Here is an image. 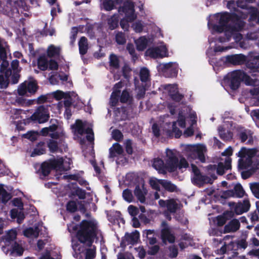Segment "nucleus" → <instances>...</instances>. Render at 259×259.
Masks as SVG:
<instances>
[{"label": "nucleus", "mask_w": 259, "mask_h": 259, "mask_svg": "<svg viewBox=\"0 0 259 259\" xmlns=\"http://www.w3.org/2000/svg\"><path fill=\"white\" fill-rule=\"evenodd\" d=\"M246 12H241V16L236 14L232 15L227 13H219L214 15L213 18L218 22V25H213L209 21L208 26L212 33L224 31L225 37H220L219 41L224 42L229 41L232 35L236 41H239L242 38L240 34L236 33L240 30L244 26L242 19L247 17Z\"/></svg>", "instance_id": "nucleus-1"}, {"label": "nucleus", "mask_w": 259, "mask_h": 259, "mask_svg": "<svg viewBox=\"0 0 259 259\" xmlns=\"http://www.w3.org/2000/svg\"><path fill=\"white\" fill-rule=\"evenodd\" d=\"M96 222L93 221H83L79 226L73 223L68 225L70 233H76L72 240V247L74 252L73 256L76 258L84 252L87 246L91 245L96 235Z\"/></svg>", "instance_id": "nucleus-2"}, {"label": "nucleus", "mask_w": 259, "mask_h": 259, "mask_svg": "<svg viewBox=\"0 0 259 259\" xmlns=\"http://www.w3.org/2000/svg\"><path fill=\"white\" fill-rule=\"evenodd\" d=\"M164 161L165 163L159 158H156L153 161V166L159 173H165L166 170L169 172H175L178 169L186 168L189 165L186 159L180 156L179 152L175 149L166 150Z\"/></svg>", "instance_id": "nucleus-3"}, {"label": "nucleus", "mask_w": 259, "mask_h": 259, "mask_svg": "<svg viewBox=\"0 0 259 259\" xmlns=\"http://www.w3.org/2000/svg\"><path fill=\"white\" fill-rule=\"evenodd\" d=\"M241 81H243L248 85L259 86V80L253 79L241 71H235L228 74L225 81L229 83V86L233 90H236L239 86ZM253 95L257 96L259 100V87L251 91Z\"/></svg>", "instance_id": "nucleus-4"}, {"label": "nucleus", "mask_w": 259, "mask_h": 259, "mask_svg": "<svg viewBox=\"0 0 259 259\" xmlns=\"http://www.w3.org/2000/svg\"><path fill=\"white\" fill-rule=\"evenodd\" d=\"M71 160L69 158H59L48 162H44L41 166V172L44 176H47L52 169L57 171L62 172L70 168Z\"/></svg>", "instance_id": "nucleus-5"}, {"label": "nucleus", "mask_w": 259, "mask_h": 259, "mask_svg": "<svg viewBox=\"0 0 259 259\" xmlns=\"http://www.w3.org/2000/svg\"><path fill=\"white\" fill-rule=\"evenodd\" d=\"M207 151L206 146L203 144L189 145L185 148V154L190 162L198 159L201 162H204Z\"/></svg>", "instance_id": "nucleus-6"}, {"label": "nucleus", "mask_w": 259, "mask_h": 259, "mask_svg": "<svg viewBox=\"0 0 259 259\" xmlns=\"http://www.w3.org/2000/svg\"><path fill=\"white\" fill-rule=\"evenodd\" d=\"M17 234V231L15 229L9 230L6 233L4 238V242L6 246H9L11 245V247L9 248L6 246L2 247L3 251L6 253H8L10 250L11 253H15L18 255L22 254L24 249L21 245L15 241Z\"/></svg>", "instance_id": "nucleus-7"}, {"label": "nucleus", "mask_w": 259, "mask_h": 259, "mask_svg": "<svg viewBox=\"0 0 259 259\" xmlns=\"http://www.w3.org/2000/svg\"><path fill=\"white\" fill-rule=\"evenodd\" d=\"M123 83L120 81L116 83L113 88V91L110 97V104L112 106H115L119 99L121 103H131L133 97L131 93L127 90H124L122 91L119 97L120 89L123 87Z\"/></svg>", "instance_id": "nucleus-8"}, {"label": "nucleus", "mask_w": 259, "mask_h": 259, "mask_svg": "<svg viewBox=\"0 0 259 259\" xmlns=\"http://www.w3.org/2000/svg\"><path fill=\"white\" fill-rule=\"evenodd\" d=\"M254 149H246L242 147L237 153L240 158L238 160V167L241 169L249 168L252 165V158L256 154Z\"/></svg>", "instance_id": "nucleus-9"}, {"label": "nucleus", "mask_w": 259, "mask_h": 259, "mask_svg": "<svg viewBox=\"0 0 259 259\" xmlns=\"http://www.w3.org/2000/svg\"><path fill=\"white\" fill-rule=\"evenodd\" d=\"M185 114L183 112H179L178 119L177 121L174 122L172 124H166L164 127L163 132L169 137L175 136L177 138H179L182 134V132L178 127L177 125L181 128H184L186 126V123L184 118Z\"/></svg>", "instance_id": "nucleus-10"}, {"label": "nucleus", "mask_w": 259, "mask_h": 259, "mask_svg": "<svg viewBox=\"0 0 259 259\" xmlns=\"http://www.w3.org/2000/svg\"><path fill=\"white\" fill-rule=\"evenodd\" d=\"M134 8L133 3L129 1H126L124 3V6L119 9L120 13L122 12L125 14V17L120 22V26L124 30H128V22L133 21L137 18Z\"/></svg>", "instance_id": "nucleus-11"}, {"label": "nucleus", "mask_w": 259, "mask_h": 259, "mask_svg": "<svg viewBox=\"0 0 259 259\" xmlns=\"http://www.w3.org/2000/svg\"><path fill=\"white\" fill-rule=\"evenodd\" d=\"M72 131L75 134L83 135L87 134V139L92 142L94 140V133L92 128V125L87 122H82L80 120H77L75 123L71 126Z\"/></svg>", "instance_id": "nucleus-12"}, {"label": "nucleus", "mask_w": 259, "mask_h": 259, "mask_svg": "<svg viewBox=\"0 0 259 259\" xmlns=\"http://www.w3.org/2000/svg\"><path fill=\"white\" fill-rule=\"evenodd\" d=\"M38 88L36 80L33 78H30L21 83L18 88L17 92L19 95H26L27 93L34 94Z\"/></svg>", "instance_id": "nucleus-13"}, {"label": "nucleus", "mask_w": 259, "mask_h": 259, "mask_svg": "<svg viewBox=\"0 0 259 259\" xmlns=\"http://www.w3.org/2000/svg\"><path fill=\"white\" fill-rule=\"evenodd\" d=\"M54 97L57 100L64 99L65 107H69L72 103L77 102L79 100L77 95L74 92L64 93L57 91L54 93Z\"/></svg>", "instance_id": "nucleus-14"}, {"label": "nucleus", "mask_w": 259, "mask_h": 259, "mask_svg": "<svg viewBox=\"0 0 259 259\" xmlns=\"http://www.w3.org/2000/svg\"><path fill=\"white\" fill-rule=\"evenodd\" d=\"M146 55L154 58L167 57V50L163 43H160L158 46L148 49L146 52Z\"/></svg>", "instance_id": "nucleus-15"}, {"label": "nucleus", "mask_w": 259, "mask_h": 259, "mask_svg": "<svg viewBox=\"0 0 259 259\" xmlns=\"http://www.w3.org/2000/svg\"><path fill=\"white\" fill-rule=\"evenodd\" d=\"M32 120L39 123L46 122L49 118L48 109L44 106L39 107L31 117Z\"/></svg>", "instance_id": "nucleus-16"}, {"label": "nucleus", "mask_w": 259, "mask_h": 259, "mask_svg": "<svg viewBox=\"0 0 259 259\" xmlns=\"http://www.w3.org/2000/svg\"><path fill=\"white\" fill-rule=\"evenodd\" d=\"M37 64L38 68L42 70H46L48 67L51 70H56L58 67L56 62L52 60L49 62L45 56L39 58Z\"/></svg>", "instance_id": "nucleus-17"}, {"label": "nucleus", "mask_w": 259, "mask_h": 259, "mask_svg": "<svg viewBox=\"0 0 259 259\" xmlns=\"http://www.w3.org/2000/svg\"><path fill=\"white\" fill-rule=\"evenodd\" d=\"M158 203L161 207H166L167 211L171 213L175 212L178 206V202L173 199L166 201L160 200Z\"/></svg>", "instance_id": "nucleus-18"}, {"label": "nucleus", "mask_w": 259, "mask_h": 259, "mask_svg": "<svg viewBox=\"0 0 259 259\" xmlns=\"http://www.w3.org/2000/svg\"><path fill=\"white\" fill-rule=\"evenodd\" d=\"M191 167L194 175L192 179L194 183L198 185L203 183H211V180H207L204 176L200 174L199 169L195 165L192 163Z\"/></svg>", "instance_id": "nucleus-19"}, {"label": "nucleus", "mask_w": 259, "mask_h": 259, "mask_svg": "<svg viewBox=\"0 0 259 259\" xmlns=\"http://www.w3.org/2000/svg\"><path fill=\"white\" fill-rule=\"evenodd\" d=\"M56 130V126L53 125L49 127L44 128L41 130V133L44 135H48L52 139L54 140L62 139L64 134L61 132L59 133L58 132H55Z\"/></svg>", "instance_id": "nucleus-20"}, {"label": "nucleus", "mask_w": 259, "mask_h": 259, "mask_svg": "<svg viewBox=\"0 0 259 259\" xmlns=\"http://www.w3.org/2000/svg\"><path fill=\"white\" fill-rule=\"evenodd\" d=\"M164 88L174 100L179 101L182 99V96L179 94L177 85H165Z\"/></svg>", "instance_id": "nucleus-21"}, {"label": "nucleus", "mask_w": 259, "mask_h": 259, "mask_svg": "<svg viewBox=\"0 0 259 259\" xmlns=\"http://www.w3.org/2000/svg\"><path fill=\"white\" fill-rule=\"evenodd\" d=\"M162 226L161 237L163 241L164 242L167 241L169 243H173L175 241V237L171 234L165 222H163Z\"/></svg>", "instance_id": "nucleus-22"}, {"label": "nucleus", "mask_w": 259, "mask_h": 259, "mask_svg": "<svg viewBox=\"0 0 259 259\" xmlns=\"http://www.w3.org/2000/svg\"><path fill=\"white\" fill-rule=\"evenodd\" d=\"M139 238V233L137 231L129 234H125L122 243L124 245L133 244L136 243Z\"/></svg>", "instance_id": "nucleus-23"}, {"label": "nucleus", "mask_w": 259, "mask_h": 259, "mask_svg": "<svg viewBox=\"0 0 259 259\" xmlns=\"http://www.w3.org/2000/svg\"><path fill=\"white\" fill-rule=\"evenodd\" d=\"M123 153L122 146L118 143H114L109 149V157L115 158L120 156Z\"/></svg>", "instance_id": "nucleus-24"}, {"label": "nucleus", "mask_w": 259, "mask_h": 259, "mask_svg": "<svg viewBox=\"0 0 259 259\" xmlns=\"http://www.w3.org/2000/svg\"><path fill=\"white\" fill-rule=\"evenodd\" d=\"M11 67L13 70V74L12 75V81L13 83L15 84L18 82L19 75L18 73L20 71L19 68V62L17 60H13L11 63Z\"/></svg>", "instance_id": "nucleus-25"}, {"label": "nucleus", "mask_w": 259, "mask_h": 259, "mask_svg": "<svg viewBox=\"0 0 259 259\" xmlns=\"http://www.w3.org/2000/svg\"><path fill=\"white\" fill-rule=\"evenodd\" d=\"M245 60V56L241 54L227 56L226 57L227 62L235 65L241 64Z\"/></svg>", "instance_id": "nucleus-26"}, {"label": "nucleus", "mask_w": 259, "mask_h": 259, "mask_svg": "<svg viewBox=\"0 0 259 259\" xmlns=\"http://www.w3.org/2000/svg\"><path fill=\"white\" fill-rule=\"evenodd\" d=\"M135 195L137 198L138 200L141 203L145 202V196L147 194V191L144 187L140 188L139 186H137L135 190Z\"/></svg>", "instance_id": "nucleus-27"}, {"label": "nucleus", "mask_w": 259, "mask_h": 259, "mask_svg": "<svg viewBox=\"0 0 259 259\" xmlns=\"http://www.w3.org/2000/svg\"><path fill=\"white\" fill-rule=\"evenodd\" d=\"M231 158L230 157H226L224 164L223 162H220L218 165L217 172L221 175L224 174L225 170H227L231 168Z\"/></svg>", "instance_id": "nucleus-28"}, {"label": "nucleus", "mask_w": 259, "mask_h": 259, "mask_svg": "<svg viewBox=\"0 0 259 259\" xmlns=\"http://www.w3.org/2000/svg\"><path fill=\"white\" fill-rule=\"evenodd\" d=\"M5 76L0 75V88H6L8 85V80L12 74L11 70H8L5 72Z\"/></svg>", "instance_id": "nucleus-29"}, {"label": "nucleus", "mask_w": 259, "mask_h": 259, "mask_svg": "<svg viewBox=\"0 0 259 259\" xmlns=\"http://www.w3.org/2000/svg\"><path fill=\"white\" fill-rule=\"evenodd\" d=\"M177 68V64L172 62L161 64L159 65V69H161L163 72L174 71L175 72Z\"/></svg>", "instance_id": "nucleus-30"}, {"label": "nucleus", "mask_w": 259, "mask_h": 259, "mask_svg": "<svg viewBox=\"0 0 259 259\" xmlns=\"http://www.w3.org/2000/svg\"><path fill=\"white\" fill-rule=\"evenodd\" d=\"M39 230L38 227L29 228L24 231V235L28 238H36L38 236Z\"/></svg>", "instance_id": "nucleus-31"}, {"label": "nucleus", "mask_w": 259, "mask_h": 259, "mask_svg": "<svg viewBox=\"0 0 259 259\" xmlns=\"http://www.w3.org/2000/svg\"><path fill=\"white\" fill-rule=\"evenodd\" d=\"M239 227V222L237 220H233L225 226V230L227 232H234L237 231Z\"/></svg>", "instance_id": "nucleus-32"}, {"label": "nucleus", "mask_w": 259, "mask_h": 259, "mask_svg": "<svg viewBox=\"0 0 259 259\" xmlns=\"http://www.w3.org/2000/svg\"><path fill=\"white\" fill-rule=\"evenodd\" d=\"M79 53L81 55L85 54L88 49L87 39L85 37H81L79 43Z\"/></svg>", "instance_id": "nucleus-33"}, {"label": "nucleus", "mask_w": 259, "mask_h": 259, "mask_svg": "<svg viewBox=\"0 0 259 259\" xmlns=\"http://www.w3.org/2000/svg\"><path fill=\"white\" fill-rule=\"evenodd\" d=\"M135 43L137 50L139 51H143L146 48L148 40L145 37H141L135 41Z\"/></svg>", "instance_id": "nucleus-34"}, {"label": "nucleus", "mask_w": 259, "mask_h": 259, "mask_svg": "<svg viewBox=\"0 0 259 259\" xmlns=\"http://www.w3.org/2000/svg\"><path fill=\"white\" fill-rule=\"evenodd\" d=\"M11 216L12 219H17V222L20 224L24 219V214L21 211H18L17 209H13L11 211Z\"/></svg>", "instance_id": "nucleus-35"}, {"label": "nucleus", "mask_w": 259, "mask_h": 259, "mask_svg": "<svg viewBox=\"0 0 259 259\" xmlns=\"http://www.w3.org/2000/svg\"><path fill=\"white\" fill-rule=\"evenodd\" d=\"M150 184L153 189L160 191V187L162 186V180H158L153 178L150 180Z\"/></svg>", "instance_id": "nucleus-36"}, {"label": "nucleus", "mask_w": 259, "mask_h": 259, "mask_svg": "<svg viewBox=\"0 0 259 259\" xmlns=\"http://www.w3.org/2000/svg\"><path fill=\"white\" fill-rule=\"evenodd\" d=\"M240 138L242 142H244L247 139V143H251L252 141V138L250 131L245 130L240 134Z\"/></svg>", "instance_id": "nucleus-37"}, {"label": "nucleus", "mask_w": 259, "mask_h": 259, "mask_svg": "<svg viewBox=\"0 0 259 259\" xmlns=\"http://www.w3.org/2000/svg\"><path fill=\"white\" fill-rule=\"evenodd\" d=\"M139 80L137 79H135V84L136 88V91L137 93V98L141 99L143 98L145 93L146 89L144 87H140L138 85Z\"/></svg>", "instance_id": "nucleus-38"}, {"label": "nucleus", "mask_w": 259, "mask_h": 259, "mask_svg": "<svg viewBox=\"0 0 259 259\" xmlns=\"http://www.w3.org/2000/svg\"><path fill=\"white\" fill-rule=\"evenodd\" d=\"M218 131L220 137L224 140H229L232 137V134L228 131L226 132V130L222 127H219Z\"/></svg>", "instance_id": "nucleus-39"}, {"label": "nucleus", "mask_w": 259, "mask_h": 259, "mask_svg": "<svg viewBox=\"0 0 259 259\" xmlns=\"http://www.w3.org/2000/svg\"><path fill=\"white\" fill-rule=\"evenodd\" d=\"M45 152L44 143H41L38 144L36 148H35L31 154V157H34L36 155H40L43 154Z\"/></svg>", "instance_id": "nucleus-40"}, {"label": "nucleus", "mask_w": 259, "mask_h": 259, "mask_svg": "<svg viewBox=\"0 0 259 259\" xmlns=\"http://www.w3.org/2000/svg\"><path fill=\"white\" fill-rule=\"evenodd\" d=\"M11 198L10 194L8 193L2 187L0 186V200L3 203L7 202Z\"/></svg>", "instance_id": "nucleus-41"}, {"label": "nucleus", "mask_w": 259, "mask_h": 259, "mask_svg": "<svg viewBox=\"0 0 259 259\" xmlns=\"http://www.w3.org/2000/svg\"><path fill=\"white\" fill-rule=\"evenodd\" d=\"M60 49L59 47H56L53 45H51L48 49V55L50 57H54L58 55L60 53Z\"/></svg>", "instance_id": "nucleus-42"}, {"label": "nucleus", "mask_w": 259, "mask_h": 259, "mask_svg": "<svg viewBox=\"0 0 259 259\" xmlns=\"http://www.w3.org/2000/svg\"><path fill=\"white\" fill-rule=\"evenodd\" d=\"M191 245V238L188 235H185L183 237L182 240L179 244V246L181 249H184L186 246Z\"/></svg>", "instance_id": "nucleus-43"}, {"label": "nucleus", "mask_w": 259, "mask_h": 259, "mask_svg": "<svg viewBox=\"0 0 259 259\" xmlns=\"http://www.w3.org/2000/svg\"><path fill=\"white\" fill-rule=\"evenodd\" d=\"M162 187H163L165 190L170 191V192H174L176 191L177 190V187L171 184L170 182L163 180V182H162Z\"/></svg>", "instance_id": "nucleus-44"}, {"label": "nucleus", "mask_w": 259, "mask_h": 259, "mask_svg": "<svg viewBox=\"0 0 259 259\" xmlns=\"http://www.w3.org/2000/svg\"><path fill=\"white\" fill-rule=\"evenodd\" d=\"M118 17L117 15H113L108 21L109 28L114 29L118 26Z\"/></svg>", "instance_id": "nucleus-45"}, {"label": "nucleus", "mask_w": 259, "mask_h": 259, "mask_svg": "<svg viewBox=\"0 0 259 259\" xmlns=\"http://www.w3.org/2000/svg\"><path fill=\"white\" fill-rule=\"evenodd\" d=\"M252 61L251 67L253 69V72L255 73L254 75H259V56L254 58Z\"/></svg>", "instance_id": "nucleus-46"}, {"label": "nucleus", "mask_w": 259, "mask_h": 259, "mask_svg": "<svg viewBox=\"0 0 259 259\" xmlns=\"http://www.w3.org/2000/svg\"><path fill=\"white\" fill-rule=\"evenodd\" d=\"M149 77V70L145 68H142L140 71L141 80L143 82H146L148 80Z\"/></svg>", "instance_id": "nucleus-47"}, {"label": "nucleus", "mask_w": 259, "mask_h": 259, "mask_svg": "<svg viewBox=\"0 0 259 259\" xmlns=\"http://www.w3.org/2000/svg\"><path fill=\"white\" fill-rule=\"evenodd\" d=\"M230 205L232 207V208L234 209V211L237 214H241L245 211L242 209V205L241 203L235 204L234 203H230Z\"/></svg>", "instance_id": "nucleus-48"}, {"label": "nucleus", "mask_w": 259, "mask_h": 259, "mask_svg": "<svg viewBox=\"0 0 259 259\" xmlns=\"http://www.w3.org/2000/svg\"><path fill=\"white\" fill-rule=\"evenodd\" d=\"M235 196L238 197H242L243 196L244 191L240 184H237L234 187Z\"/></svg>", "instance_id": "nucleus-49"}, {"label": "nucleus", "mask_w": 259, "mask_h": 259, "mask_svg": "<svg viewBox=\"0 0 259 259\" xmlns=\"http://www.w3.org/2000/svg\"><path fill=\"white\" fill-rule=\"evenodd\" d=\"M11 118L13 119H18L21 117L22 110L17 109H12L10 111Z\"/></svg>", "instance_id": "nucleus-50"}, {"label": "nucleus", "mask_w": 259, "mask_h": 259, "mask_svg": "<svg viewBox=\"0 0 259 259\" xmlns=\"http://www.w3.org/2000/svg\"><path fill=\"white\" fill-rule=\"evenodd\" d=\"M122 196L124 199L128 202H132L134 199L132 192L128 189L123 191Z\"/></svg>", "instance_id": "nucleus-51"}, {"label": "nucleus", "mask_w": 259, "mask_h": 259, "mask_svg": "<svg viewBox=\"0 0 259 259\" xmlns=\"http://www.w3.org/2000/svg\"><path fill=\"white\" fill-rule=\"evenodd\" d=\"M10 5H14L17 8H24L25 6V3L23 0H8Z\"/></svg>", "instance_id": "nucleus-52"}, {"label": "nucleus", "mask_w": 259, "mask_h": 259, "mask_svg": "<svg viewBox=\"0 0 259 259\" xmlns=\"http://www.w3.org/2000/svg\"><path fill=\"white\" fill-rule=\"evenodd\" d=\"M250 115L256 125L259 127V109L252 110L250 113Z\"/></svg>", "instance_id": "nucleus-53"}, {"label": "nucleus", "mask_w": 259, "mask_h": 259, "mask_svg": "<svg viewBox=\"0 0 259 259\" xmlns=\"http://www.w3.org/2000/svg\"><path fill=\"white\" fill-rule=\"evenodd\" d=\"M102 7L106 11H110L114 9V4L112 1L108 0L103 2Z\"/></svg>", "instance_id": "nucleus-54"}, {"label": "nucleus", "mask_w": 259, "mask_h": 259, "mask_svg": "<svg viewBox=\"0 0 259 259\" xmlns=\"http://www.w3.org/2000/svg\"><path fill=\"white\" fill-rule=\"evenodd\" d=\"M250 189L254 196L259 199V183L251 184Z\"/></svg>", "instance_id": "nucleus-55"}, {"label": "nucleus", "mask_w": 259, "mask_h": 259, "mask_svg": "<svg viewBox=\"0 0 259 259\" xmlns=\"http://www.w3.org/2000/svg\"><path fill=\"white\" fill-rule=\"evenodd\" d=\"M118 59L117 57L114 55H111L110 57V66L114 68L118 67Z\"/></svg>", "instance_id": "nucleus-56"}, {"label": "nucleus", "mask_w": 259, "mask_h": 259, "mask_svg": "<svg viewBox=\"0 0 259 259\" xmlns=\"http://www.w3.org/2000/svg\"><path fill=\"white\" fill-rule=\"evenodd\" d=\"M116 40L118 44L122 45L125 42V38L122 32H118L116 35Z\"/></svg>", "instance_id": "nucleus-57"}, {"label": "nucleus", "mask_w": 259, "mask_h": 259, "mask_svg": "<svg viewBox=\"0 0 259 259\" xmlns=\"http://www.w3.org/2000/svg\"><path fill=\"white\" fill-rule=\"evenodd\" d=\"M132 27L136 32H141L143 30V26L140 21H138L132 25Z\"/></svg>", "instance_id": "nucleus-58"}, {"label": "nucleus", "mask_w": 259, "mask_h": 259, "mask_svg": "<svg viewBox=\"0 0 259 259\" xmlns=\"http://www.w3.org/2000/svg\"><path fill=\"white\" fill-rule=\"evenodd\" d=\"M48 147L52 152H55L58 150V144L54 140L49 141L48 143Z\"/></svg>", "instance_id": "nucleus-59"}, {"label": "nucleus", "mask_w": 259, "mask_h": 259, "mask_svg": "<svg viewBox=\"0 0 259 259\" xmlns=\"http://www.w3.org/2000/svg\"><path fill=\"white\" fill-rule=\"evenodd\" d=\"M128 211L132 216L135 217L138 214L139 209L133 205H130L128 207Z\"/></svg>", "instance_id": "nucleus-60"}, {"label": "nucleus", "mask_w": 259, "mask_h": 259, "mask_svg": "<svg viewBox=\"0 0 259 259\" xmlns=\"http://www.w3.org/2000/svg\"><path fill=\"white\" fill-rule=\"evenodd\" d=\"M37 134L34 132H30L24 135V137L30 141H34L36 139Z\"/></svg>", "instance_id": "nucleus-61"}, {"label": "nucleus", "mask_w": 259, "mask_h": 259, "mask_svg": "<svg viewBox=\"0 0 259 259\" xmlns=\"http://www.w3.org/2000/svg\"><path fill=\"white\" fill-rule=\"evenodd\" d=\"M48 243V240L47 239L38 240L37 243V249L40 251Z\"/></svg>", "instance_id": "nucleus-62"}, {"label": "nucleus", "mask_w": 259, "mask_h": 259, "mask_svg": "<svg viewBox=\"0 0 259 259\" xmlns=\"http://www.w3.org/2000/svg\"><path fill=\"white\" fill-rule=\"evenodd\" d=\"M124 144L126 152L130 154H132L133 153L132 141L130 140H127L125 141Z\"/></svg>", "instance_id": "nucleus-63"}, {"label": "nucleus", "mask_w": 259, "mask_h": 259, "mask_svg": "<svg viewBox=\"0 0 259 259\" xmlns=\"http://www.w3.org/2000/svg\"><path fill=\"white\" fill-rule=\"evenodd\" d=\"M112 137L114 140L118 141L122 138V135L119 131L114 130L112 133Z\"/></svg>", "instance_id": "nucleus-64"}]
</instances>
